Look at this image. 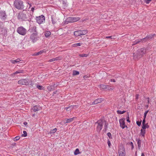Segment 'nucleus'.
Here are the masks:
<instances>
[{"mask_svg":"<svg viewBox=\"0 0 156 156\" xmlns=\"http://www.w3.org/2000/svg\"><path fill=\"white\" fill-rule=\"evenodd\" d=\"M36 27H33L31 30H32L31 32L34 33L31 35L30 36V39L32 41L33 43H35L37 41V33L36 31Z\"/></svg>","mask_w":156,"mask_h":156,"instance_id":"obj_1","label":"nucleus"},{"mask_svg":"<svg viewBox=\"0 0 156 156\" xmlns=\"http://www.w3.org/2000/svg\"><path fill=\"white\" fill-rule=\"evenodd\" d=\"M14 4L15 7L18 9H22L23 8V2L21 1L15 0Z\"/></svg>","mask_w":156,"mask_h":156,"instance_id":"obj_2","label":"nucleus"},{"mask_svg":"<svg viewBox=\"0 0 156 156\" xmlns=\"http://www.w3.org/2000/svg\"><path fill=\"white\" fill-rule=\"evenodd\" d=\"M17 32L20 34L24 36L27 34V30L23 27L21 26L17 28Z\"/></svg>","mask_w":156,"mask_h":156,"instance_id":"obj_3","label":"nucleus"},{"mask_svg":"<svg viewBox=\"0 0 156 156\" xmlns=\"http://www.w3.org/2000/svg\"><path fill=\"white\" fill-rule=\"evenodd\" d=\"M95 124H97V130L98 132H100L102 129L104 124V121L102 120H99L95 122Z\"/></svg>","mask_w":156,"mask_h":156,"instance_id":"obj_4","label":"nucleus"},{"mask_svg":"<svg viewBox=\"0 0 156 156\" xmlns=\"http://www.w3.org/2000/svg\"><path fill=\"white\" fill-rule=\"evenodd\" d=\"M80 19L78 17H70L67 18L66 21L68 23H73L77 22Z\"/></svg>","mask_w":156,"mask_h":156,"instance_id":"obj_5","label":"nucleus"},{"mask_svg":"<svg viewBox=\"0 0 156 156\" xmlns=\"http://www.w3.org/2000/svg\"><path fill=\"white\" fill-rule=\"evenodd\" d=\"M36 20L38 24H41L45 22V18L44 16L41 15L40 16L36 17Z\"/></svg>","mask_w":156,"mask_h":156,"instance_id":"obj_6","label":"nucleus"},{"mask_svg":"<svg viewBox=\"0 0 156 156\" xmlns=\"http://www.w3.org/2000/svg\"><path fill=\"white\" fill-rule=\"evenodd\" d=\"M119 156H125V151L124 147L122 146H120L119 147Z\"/></svg>","mask_w":156,"mask_h":156,"instance_id":"obj_7","label":"nucleus"},{"mask_svg":"<svg viewBox=\"0 0 156 156\" xmlns=\"http://www.w3.org/2000/svg\"><path fill=\"white\" fill-rule=\"evenodd\" d=\"M29 80L27 79L20 80L18 81V83L19 84L27 85L29 84Z\"/></svg>","mask_w":156,"mask_h":156,"instance_id":"obj_8","label":"nucleus"},{"mask_svg":"<svg viewBox=\"0 0 156 156\" xmlns=\"http://www.w3.org/2000/svg\"><path fill=\"white\" fill-rule=\"evenodd\" d=\"M125 119L124 118L121 119L119 120L120 126L122 129H124L125 127L127 128V126H126L125 124Z\"/></svg>","mask_w":156,"mask_h":156,"instance_id":"obj_9","label":"nucleus"},{"mask_svg":"<svg viewBox=\"0 0 156 156\" xmlns=\"http://www.w3.org/2000/svg\"><path fill=\"white\" fill-rule=\"evenodd\" d=\"M149 38L148 37H146L145 38H144L142 39H139V40H136L134 42V43L133 44V45H135L136 44L140 42V41H142V42H145L146 41H147V40H148Z\"/></svg>","mask_w":156,"mask_h":156,"instance_id":"obj_10","label":"nucleus"},{"mask_svg":"<svg viewBox=\"0 0 156 156\" xmlns=\"http://www.w3.org/2000/svg\"><path fill=\"white\" fill-rule=\"evenodd\" d=\"M146 50L144 48H141L138 51V54L139 55V57H142L146 53Z\"/></svg>","mask_w":156,"mask_h":156,"instance_id":"obj_11","label":"nucleus"},{"mask_svg":"<svg viewBox=\"0 0 156 156\" xmlns=\"http://www.w3.org/2000/svg\"><path fill=\"white\" fill-rule=\"evenodd\" d=\"M29 16V14L28 13H23L21 14L22 19L23 20H28Z\"/></svg>","mask_w":156,"mask_h":156,"instance_id":"obj_12","label":"nucleus"},{"mask_svg":"<svg viewBox=\"0 0 156 156\" xmlns=\"http://www.w3.org/2000/svg\"><path fill=\"white\" fill-rule=\"evenodd\" d=\"M62 57L61 56H59L55 58L50 59L48 61V62H51L55 61L60 60L62 59Z\"/></svg>","mask_w":156,"mask_h":156,"instance_id":"obj_13","label":"nucleus"},{"mask_svg":"<svg viewBox=\"0 0 156 156\" xmlns=\"http://www.w3.org/2000/svg\"><path fill=\"white\" fill-rule=\"evenodd\" d=\"M41 109V108L38 105H36L34 106L31 110V112H36V111L40 110Z\"/></svg>","mask_w":156,"mask_h":156,"instance_id":"obj_14","label":"nucleus"},{"mask_svg":"<svg viewBox=\"0 0 156 156\" xmlns=\"http://www.w3.org/2000/svg\"><path fill=\"white\" fill-rule=\"evenodd\" d=\"M6 15L5 11H2L0 12V17H1L2 19L4 20L6 18Z\"/></svg>","mask_w":156,"mask_h":156,"instance_id":"obj_15","label":"nucleus"},{"mask_svg":"<svg viewBox=\"0 0 156 156\" xmlns=\"http://www.w3.org/2000/svg\"><path fill=\"white\" fill-rule=\"evenodd\" d=\"M101 98H98L95 100L92 103V104H97L101 102Z\"/></svg>","mask_w":156,"mask_h":156,"instance_id":"obj_16","label":"nucleus"},{"mask_svg":"<svg viewBox=\"0 0 156 156\" xmlns=\"http://www.w3.org/2000/svg\"><path fill=\"white\" fill-rule=\"evenodd\" d=\"M99 87L101 89H107L108 87H109V86L104 84H101L99 85Z\"/></svg>","mask_w":156,"mask_h":156,"instance_id":"obj_17","label":"nucleus"},{"mask_svg":"<svg viewBox=\"0 0 156 156\" xmlns=\"http://www.w3.org/2000/svg\"><path fill=\"white\" fill-rule=\"evenodd\" d=\"M21 60L19 58H18L16 60H10V62L13 64H15L19 62Z\"/></svg>","mask_w":156,"mask_h":156,"instance_id":"obj_18","label":"nucleus"},{"mask_svg":"<svg viewBox=\"0 0 156 156\" xmlns=\"http://www.w3.org/2000/svg\"><path fill=\"white\" fill-rule=\"evenodd\" d=\"M76 118L75 117H73V118L68 119H65V120L66 121V123L70 122H72V121H73L75 119H76Z\"/></svg>","mask_w":156,"mask_h":156,"instance_id":"obj_19","label":"nucleus"},{"mask_svg":"<svg viewBox=\"0 0 156 156\" xmlns=\"http://www.w3.org/2000/svg\"><path fill=\"white\" fill-rule=\"evenodd\" d=\"M74 35L76 36H78L81 35L80 30L75 31L74 33Z\"/></svg>","mask_w":156,"mask_h":156,"instance_id":"obj_20","label":"nucleus"},{"mask_svg":"<svg viewBox=\"0 0 156 156\" xmlns=\"http://www.w3.org/2000/svg\"><path fill=\"white\" fill-rule=\"evenodd\" d=\"M80 32L81 35H84L87 33L88 31L87 30H80Z\"/></svg>","mask_w":156,"mask_h":156,"instance_id":"obj_21","label":"nucleus"},{"mask_svg":"<svg viewBox=\"0 0 156 156\" xmlns=\"http://www.w3.org/2000/svg\"><path fill=\"white\" fill-rule=\"evenodd\" d=\"M52 23L53 24H55L57 22V19L55 17H51Z\"/></svg>","mask_w":156,"mask_h":156,"instance_id":"obj_22","label":"nucleus"},{"mask_svg":"<svg viewBox=\"0 0 156 156\" xmlns=\"http://www.w3.org/2000/svg\"><path fill=\"white\" fill-rule=\"evenodd\" d=\"M144 125H142V129H145L147 128H149V126L147 124H144Z\"/></svg>","mask_w":156,"mask_h":156,"instance_id":"obj_23","label":"nucleus"},{"mask_svg":"<svg viewBox=\"0 0 156 156\" xmlns=\"http://www.w3.org/2000/svg\"><path fill=\"white\" fill-rule=\"evenodd\" d=\"M146 133V131L145 129H142L140 130V134L142 136L144 137V135Z\"/></svg>","mask_w":156,"mask_h":156,"instance_id":"obj_24","label":"nucleus"},{"mask_svg":"<svg viewBox=\"0 0 156 156\" xmlns=\"http://www.w3.org/2000/svg\"><path fill=\"white\" fill-rule=\"evenodd\" d=\"M57 129L56 128H55L54 129H53L51 130L48 133V134H53L54 133H55L57 131Z\"/></svg>","mask_w":156,"mask_h":156,"instance_id":"obj_25","label":"nucleus"},{"mask_svg":"<svg viewBox=\"0 0 156 156\" xmlns=\"http://www.w3.org/2000/svg\"><path fill=\"white\" fill-rule=\"evenodd\" d=\"M82 44L81 43H75L73 44L72 46L73 47H76L78 46H80Z\"/></svg>","mask_w":156,"mask_h":156,"instance_id":"obj_26","label":"nucleus"},{"mask_svg":"<svg viewBox=\"0 0 156 156\" xmlns=\"http://www.w3.org/2000/svg\"><path fill=\"white\" fill-rule=\"evenodd\" d=\"M89 55L88 54H80L79 55V56L80 57H87Z\"/></svg>","mask_w":156,"mask_h":156,"instance_id":"obj_27","label":"nucleus"},{"mask_svg":"<svg viewBox=\"0 0 156 156\" xmlns=\"http://www.w3.org/2000/svg\"><path fill=\"white\" fill-rule=\"evenodd\" d=\"M51 33L49 31H47L45 33V35L46 37H48L50 35Z\"/></svg>","mask_w":156,"mask_h":156,"instance_id":"obj_28","label":"nucleus"},{"mask_svg":"<svg viewBox=\"0 0 156 156\" xmlns=\"http://www.w3.org/2000/svg\"><path fill=\"white\" fill-rule=\"evenodd\" d=\"M80 153L79 149L78 148H77L76 149L74 152V154L75 155H77Z\"/></svg>","mask_w":156,"mask_h":156,"instance_id":"obj_29","label":"nucleus"},{"mask_svg":"<svg viewBox=\"0 0 156 156\" xmlns=\"http://www.w3.org/2000/svg\"><path fill=\"white\" fill-rule=\"evenodd\" d=\"M23 73V70H19L17 71L15 73H13V74H16L18 73Z\"/></svg>","mask_w":156,"mask_h":156,"instance_id":"obj_30","label":"nucleus"},{"mask_svg":"<svg viewBox=\"0 0 156 156\" xmlns=\"http://www.w3.org/2000/svg\"><path fill=\"white\" fill-rule=\"evenodd\" d=\"M79 74V72L78 71L74 70L73 72V76H75L76 75H78Z\"/></svg>","mask_w":156,"mask_h":156,"instance_id":"obj_31","label":"nucleus"},{"mask_svg":"<svg viewBox=\"0 0 156 156\" xmlns=\"http://www.w3.org/2000/svg\"><path fill=\"white\" fill-rule=\"evenodd\" d=\"M69 107L71 110L73 109L75 107H76V108H78V105H71Z\"/></svg>","mask_w":156,"mask_h":156,"instance_id":"obj_32","label":"nucleus"},{"mask_svg":"<svg viewBox=\"0 0 156 156\" xmlns=\"http://www.w3.org/2000/svg\"><path fill=\"white\" fill-rule=\"evenodd\" d=\"M37 87L40 90L44 89V87L42 86H41L37 85Z\"/></svg>","mask_w":156,"mask_h":156,"instance_id":"obj_33","label":"nucleus"},{"mask_svg":"<svg viewBox=\"0 0 156 156\" xmlns=\"http://www.w3.org/2000/svg\"><path fill=\"white\" fill-rule=\"evenodd\" d=\"M23 134H22V136L26 137V136H27V132H26V131H23Z\"/></svg>","mask_w":156,"mask_h":156,"instance_id":"obj_34","label":"nucleus"},{"mask_svg":"<svg viewBox=\"0 0 156 156\" xmlns=\"http://www.w3.org/2000/svg\"><path fill=\"white\" fill-rule=\"evenodd\" d=\"M125 112H126L125 111H121L120 110H118L117 111V112L118 114H123Z\"/></svg>","mask_w":156,"mask_h":156,"instance_id":"obj_35","label":"nucleus"},{"mask_svg":"<svg viewBox=\"0 0 156 156\" xmlns=\"http://www.w3.org/2000/svg\"><path fill=\"white\" fill-rule=\"evenodd\" d=\"M141 141L140 140H139L137 142V144L138 147L140 148V147Z\"/></svg>","mask_w":156,"mask_h":156,"instance_id":"obj_36","label":"nucleus"},{"mask_svg":"<svg viewBox=\"0 0 156 156\" xmlns=\"http://www.w3.org/2000/svg\"><path fill=\"white\" fill-rule=\"evenodd\" d=\"M20 136H16L14 138V141H17L20 139Z\"/></svg>","mask_w":156,"mask_h":156,"instance_id":"obj_37","label":"nucleus"},{"mask_svg":"<svg viewBox=\"0 0 156 156\" xmlns=\"http://www.w3.org/2000/svg\"><path fill=\"white\" fill-rule=\"evenodd\" d=\"M106 38H111V39H115V37L114 36H106Z\"/></svg>","mask_w":156,"mask_h":156,"instance_id":"obj_38","label":"nucleus"},{"mask_svg":"<svg viewBox=\"0 0 156 156\" xmlns=\"http://www.w3.org/2000/svg\"><path fill=\"white\" fill-rule=\"evenodd\" d=\"M43 52H45V51H44V50H41L39 51V52H38V54H39V55H41Z\"/></svg>","mask_w":156,"mask_h":156,"instance_id":"obj_39","label":"nucleus"},{"mask_svg":"<svg viewBox=\"0 0 156 156\" xmlns=\"http://www.w3.org/2000/svg\"><path fill=\"white\" fill-rule=\"evenodd\" d=\"M152 0H144V1L147 4H149Z\"/></svg>","mask_w":156,"mask_h":156,"instance_id":"obj_40","label":"nucleus"},{"mask_svg":"<svg viewBox=\"0 0 156 156\" xmlns=\"http://www.w3.org/2000/svg\"><path fill=\"white\" fill-rule=\"evenodd\" d=\"M136 123L139 126H140L141 124V121H137Z\"/></svg>","mask_w":156,"mask_h":156,"instance_id":"obj_41","label":"nucleus"},{"mask_svg":"<svg viewBox=\"0 0 156 156\" xmlns=\"http://www.w3.org/2000/svg\"><path fill=\"white\" fill-rule=\"evenodd\" d=\"M148 112V111H147L145 112V113H144V119H145V118L146 117L147 114V113Z\"/></svg>","mask_w":156,"mask_h":156,"instance_id":"obj_42","label":"nucleus"},{"mask_svg":"<svg viewBox=\"0 0 156 156\" xmlns=\"http://www.w3.org/2000/svg\"><path fill=\"white\" fill-rule=\"evenodd\" d=\"M107 135L109 138H112V135L110 133H107Z\"/></svg>","mask_w":156,"mask_h":156,"instance_id":"obj_43","label":"nucleus"},{"mask_svg":"<svg viewBox=\"0 0 156 156\" xmlns=\"http://www.w3.org/2000/svg\"><path fill=\"white\" fill-rule=\"evenodd\" d=\"M65 108V109H66V110L67 111H71V110L70 109V108L69 106L68 107H66V108Z\"/></svg>","mask_w":156,"mask_h":156,"instance_id":"obj_44","label":"nucleus"},{"mask_svg":"<svg viewBox=\"0 0 156 156\" xmlns=\"http://www.w3.org/2000/svg\"><path fill=\"white\" fill-rule=\"evenodd\" d=\"M107 143H108V144L109 147H110V146L111 145V144L109 140H108Z\"/></svg>","mask_w":156,"mask_h":156,"instance_id":"obj_45","label":"nucleus"},{"mask_svg":"<svg viewBox=\"0 0 156 156\" xmlns=\"http://www.w3.org/2000/svg\"><path fill=\"white\" fill-rule=\"evenodd\" d=\"M48 90H50V91H51V90H52V88H51V86H49L48 87Z\"/></svg>","mask_w":156,"mask_h":156,"instance_id":"obj_46","label":"nucleus"},{"mask_svg":"<svg viewBox=\"0 0 156 156\" xmlns=\"http://www.w3.org/2000/svg\"><path fill=\"white\" fill-rule=\"evenodd\" d=\"M146 124L145 123V119H144H144L143 120V122H142V125H144V124Z\"/></svg>","mask_w":156,"mask_h":156,"instance_id":"obj_47","label":"nucleus"},{"mask_svg":"<svg viewBox=\"0 0 156 156\" xmlns=\"http://www.w3.org/2000/svg\"><path fill=\"white\" fill-rule=\"evenodd\" d=\"M39 55V54H38V52L35 53L33 55Z\"/></svg>","mask_w":156,"mask_h":156,"instance_id":"obj_48","label":"nucleus"},{"mask_svg":"<svg viewBox=\"0 0 156 156\" xmlns=\"http://www.w3.org/2000/svg\"><path fill=\"white\" fill-rule=\"evenodd\" d=\"M110 81L111 82H115V81L114 79H111Z\"/></svg>","mask_w":156,"mask_h":156,"instance_id":"obj_49","label":"nucleus"},{"mask_svg":"<svg viewBox=\"0 0 156 156\" xmlns=\"http://www.w3.org/2000/svg\"><path fill=\"white\" fill-rule=\"evenodd\" d=\"M138 97H139L138 94H136V99H138Z\"/></svg>","mask_w":156,"mask_h":156,"instance_id":"obj_50","label":"nucleus"},{"mask_svg":"<svg viewBox=\"0 0 156 156\" xmlns=\"http://www.w3.org/2000/svg\"><path fill=\"white\" fill-rule=\"evenodd\" d=\"M127 121L128 122H130V121H129V117H127Z\"/></svg>","mask_w":156,"mask_h":156,"instance_id":"obj_51","label":"nucleus"},{"mask_svg":"<svg viewBox=\"0 0 156 156\" xmlns=\"http://www.w3.org/2000/svg\"><path fill=\"white\" fill-rule=\"evenodd\" d=\"M34 7H32L31 8V10H32V11L33 12L34 11Z\"/></svg>","mask_w":156,"mask_h":156,"instance_id":"obj_52","label":"nucleus"},{"mask_svg":"<svg viewBox=\"0 0 156 156\" xmlns=\"http://www.w3.org/2000/svg\"><path fill=\"white\" fill-rule=\"evenodd\" d=\"M113 89L112 88H110V89L108 88V90H112Z\"/></svg>","mask_w":156,"mask_h":156,"instance_id":"obj_53","label":"nucleus"},{"mask_svg":"<svg viewBox=\"0 0 156 156\" xmlns=\"http://www.w3.org/2000/svg\"><path fill=\"white\" fill-rule=\"evenodd\" d=\"M23 124L25 125H26L27 124V123L25 122H23Z\"/></svg>","mask_w":156,"mask_h":156,"instance_id":"obj_54","label":"nucleus"},{"mask_svg":"<svg viewBox=\"0 0 156 156\" xmlns=\"http://www.w3.org/2000/svg\"><path fill=\"white\" fill-rule=\"evenodd\" d=\"M141 156H145L144 153H142L141 154Z\"/></svg>","mask_w":156,"mask_h":156,"instance_id":"obj_55","label":"nucleus"},{"mask_svg":"<svg viewBox=\"0 0 156 156\" xmlns=\"http://www.w3.org/2000/svg\"><path fill=\"white\" fill-rule=\"evenodd\" d=\"M132 145V146H133V144L132 142H131L130 143Z\"/></svg>","mask_w":156,"mask_h":156,"instance_id":"obj_56","label":"nucleus"},{"mask_svg":"<svg viewBox=\"0 0 156 156\" xmlns=\"http://www.w3.org/2000/svg\"><path fill=\"white\" fill-rule=\"evenodd\" d=\"M35 116V114H33L32 115V116L33 117H34Z\"/></svg>","mask_w":156,"mask_h":156,"instance_id":"obj_57","label":"nucleus"},{"mask_svg":"<svg viewBox=\"0 0 156 156\" xmlns=\"http://www.w3.org/2000/svg\"><path fill=\"white\" fill-rule=\"evenodd\" d=\"M105 127L106 128V127H107V126H106V125H105Z\"/></svg>","mask_w":156,"mask_h":156,"instance_id":"obj_58","label":"nucleus"},{"mask_svg":"<svg viewBox=\"0 0 156 156\" xmlns=\"http://www.w3.org/2000/svg\"><path fill=\"white\" fill-rule=\"evenodd\" d=\"M76 108V107H75L74 108V109H76V108Z\"/></svg>","mask_w":156,"mask_h":156,"instance_id":"obj_59","label":"nucleus"},{"mask_svg":"<svg viewBox=\"0 0 156 156\" xmlns=\"http://www.w3.org/2000/svg\"><path fill=\"white\" fill-rule=\"evenodd\" d=\"M53 94H55V92H54L53 93Z\"/></svg>","mask_w":156,"mask_h":156,"instance_id":"obj_60","label":"nucleus"},{"mask_svg":"<svg viewBox=\"0 0 156 156\" xmlns=\"http://www.w3.org/2000/svg\"><path fill=\"white\" fill-rule=\"evenodd\" d=\"M132 148H133V146H132Z\"/></svg>","mask_w":156,"mask_h":156,"instance_id":"obj_61","label":"nucleus"}]
</instances>
